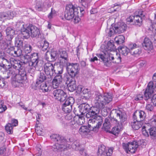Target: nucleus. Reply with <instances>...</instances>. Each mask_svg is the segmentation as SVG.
<instances>
[{"label":"nucleus","mask_w":156,"mask_h":156,"mask_svg":"<svg viewBox=\"0 0 156 156\" xmlns=\"http://www.w3.org/2000/svg\"><path fill=\"white\" fill-rule=\"evenodd\" d=\"M112 97L110 93H105L101 94L98 93L95 94L94 101V106L90 107L86 103H83L78 106L79 111L83 115L86 114L87 118H90L88 122V126L90 129L95 132L97 131L101 126L102 122V117L98 114L100 110L104 108L105 106L112 101Z\"/></svg>","instance_id":"nucleus-1"},{"label":"nucleus","mask_w":156,"mask_h":156,"mask_svg":"<svg viewBox=\"0 0 156 156\" xmlns=\"http://www.w3.org/2000/svg\"><path fill=\"white\" fill-rule=\"evenodd\" d=\"M51 140L56 143L52 147L54 151L56 152L62 151L70 148L69 144L67 143L66 139L62 136L57 134H52L50 136ZM71 147L73 149L82 152L84 150L79 143L77 141H74L72 144Z\"/></svg>","instance_id":"nucleus-2"},{"label":"nucleus","mask_w":156,"mask_h":156,"mask_svg":"<svg viewBox=\"0 0 156 156\" xmlns=\"http://www.w3.org/2000/svg\"><path fill=\"white\" fill-rule=\"evenodd\" d=\"M78 9L72 4L67 5L66 7L65 17L68 20L72 19L78 14Z\"/></svg>","instance_id":"nucleus-3"},{"label":"nucleus","mask_w":156,"mask_h":156,"mask_svg":"<svg viewBox=\"0 0 156 156\" xmlns=\"http://www.w3.org/2000/svg\"><path fill=\"white\" fill-rule=\"evenodd\" d=\"M38 55V53H34L31 55L30 58L29 55H26L23 57L24 59L23 63L26 64L28 62L29 66L32 67V69L35 68L39 61V59Z\"/></svg>","instance_id":"nucleus-4"},{"label":"nucleus","mask_w":156,"mask_h":156,"mask_svg":"<svg viewBox=\"0 0 156 156\" xmlns=\"http://www.w3.org/2000/svg\"><path fill=\"white\" fill-rule=\"evenodd\" d=\"M153 82L150 81L148 84L147 87L144 92V99L147 101L151 98L154 89L153 82L156 84V73L153 75Z\"/></svg>","instance_id":"nucleus-5"},{"label":"nucleus","mask_w":156,"mask_h":156,"mask_svg":"<svg viewBox=\"0 0 156 156\" xmlns=\"http://www.w3.org/2000/svg\"><path fill=\"white\" fill-rule=\"evenodd\" d=\"M66 64V69L68 74L72 77H75L80 70L79 63L67 62Z\"/></svg>","instance_id":"nucleus-6"},{"label":"nucleus","mask_w":156,"mask_h":156,"mask_svg":"<svg viewBox=\"0 0 156 156\" xmlns=\"http://www.w3.org/2000/svg\"><path fill=\"white\" fill-rule=\"evenodd\" d=\"M122 146L123 149L127 153L129 152L134 153L136 151L139 146L138 143L136 141L129 142L128 143H123Z\"/></svg>","instance_id":"nucleus-7"},{"label":"nucleus","mask_w":156,"mask_h":156,"mask_svg":"<svg viewBox=\"0 0 156 156\" xmlns=\"http://www.w3.org/2000/svg\"><path fill=\"white\" fill-rule=\"evenodd\" d=\"M6 36L5 37L6 41L4 42L3 47L4 49H5L8 45H11L12 40L15 35V31L11 27H8L6 30Z\"/></svg>","instance_id":"nucleus-8"},{"label":"nucleus","mask_w":156,"mask_h":156,"mask_svg":"<svg viewBox=\"0 0 156 156\" xmlns=\"http://www.w3.org/2000/svg\"><path fill=\"white\" fill-rule=\"evenodd\" d=\"M15 83L16 86H22L24 80L27 79L26 73L24 69H20L15 78Z\"/></svg>","instance_id":"nucleus-9"},{"label":"nucleus","mask_w":156,"mask_h":156,"mask_svg":"<svg viewBox=\"0 0 156 156\" xmlns=\"http://www.w3.org/2000/svg\"><path fill=\"white\" fill-rule=\"evenodd\" d=\"M74 98L73 97H69L63 103L62 106V110L66 113L70 112L72 110V106L74 103Z\"/></svg>","instance_id":"nucleus-10"},{"label":"nucleus","mask_w":156,"mask_h":156,"mask_svg":"<svg viewBox=\"0 0 156 156\" xmlns=\"http://www.w3.org/2000/svg\"><path fill=\"white\" fill-rule=\"evenodd\" d=\"M97 55L101 59L103 62L104 65L107 67H110L111 66V60H113L114 59V56L111 53H104L103 54H98Z\"/></svg>","instance_id":"nucleus-11"},{"label":"nucleus","mask_w":156,"mask_h":156,"mask_svg":"<svg viewBox=\"0 0 156 156\" xmlns=\"http://www.w3.org/2000/svg\"><path fill=\"white\" fill-rule=\"evenodd\" d=\"M44 67L45 74L48 76V78L51 80L52 77L56 74L54 66L51 62H47L44 64Z\"/></svg>","instance_id":"nucleus-12"},{"label":"nucleus","mask_w":156,"mask_h":156,"mask_svg":"<svg viewBox=\"0 0 156 156\" xmlns=\"http://www.w3.org/2000/svg\"><path fill=\"white\" fill-rule=\"evenodd\" d=\"M53 94L55 98L59 100L61 102L65 101L67 98V94L61 89H56L55 90L53 91Z\"/></svg>","instance_id":"nucleus-13"},{"label":"nucleus","mask_w":156,"mask_h":156,"mask_svg":"<svg viewBox=\"0 0 156 156\" xmlns=\"http://www.w3.org/2000/svg\"><path fill=\"white\" fill-rule=\"evenodd\" d=\"M118 122V120L115 118L109 116L105 119L102 129L107 132H108L109 129L111 127V123H112L116 124Z\"/></svg>","instance_id":"nucleus-14"},{"label":"nucleus","mask_w":156,"mask_h":156,"mask_svg":"<svg viewBox=\"0 0 156 156\" xmlns=\"http://www.w3.org/2000/svg\"><path fill=\"white\" fill-rule=\"evenodd\" d=\"M128 47L130 53L132 55L137 56L141 53V51L138 46L135 43H130L129 44Z\"/></svg>","instance_id":"nucleus-15"},{"label":"nucleus","mask_w":156,"mask_h":156,"mask_svg":"<svg viewBox=\"0 0 156 156\" xmlns=\"http://www.w3.org/2000/svg\"><path fill=\"white\" fill-rule=\"evenodd\" d=\"M115 113L118 121L116 124H119L120 123L122 124V123L124 122L126 119V114L125 112L122 110H117L115 111Z\"/></svg>","instance_id":"nucleus-16"},{"label":"nucleus","mask_w":156,"mask_h":156,"mask_svg":"<svg viewBox=\"0 0 156 156\" xmlns=\"http://www.w3.org/2000/svg\"><path fill=\"white\" fill-rule=\"evenodd\" d=\"M128 21L131 22H134L136 25L140 27L142 25V19L141 17L139 15H136L130 16L128 19Z\"/></svg>","instance_id":"nucleus-17"},{"label":"nucleus","mask_w":156,"mask_h":156,"mask_svg":"<svg viewBox=\"0 0 156 156\" xmlns=\"http://www.w3.org/2000/svg\"><path fill=\"white\" fill-rule=\"evenodd\" d=\"M22 62L19 60H17L13 58H11L10 59V63L9 64L10 66L12 68H14L18 70H20L21 69Z\"/></svg>","instance_id":"nucleus-18"},{"label":"nucleus","mask_w":156,"mask_h":156,"mask_svg":"<svg viewBox=\"0 0 156 156\" xmlns=\"http://www.w3.org/2000/svg\"><path fill=\"white\" fill-rule=\"evenodd\" d=\"M29 30H30V36L32 37H34L38 36L40 34L39 29L37 27L32 25H29Z\"/></svg>","instance_id":"nucleus-19"},{"label":"nucleus","mask_w":156,"mask_h":156,"mask_svg":"<svg viewBox=\"0 0 156 156\" xmlns=\"http://www.w3.org/2000/svg\"><path fill=\"white\" fill-rule=\"evenodd\" d=\"M15 14V12L10 11L0 13V20H2L4 19H11L13 18Z\"/></svg>","instance_id":"nucleus-20"},{"label":"nucleus","mask_w":156,"mask_h":156,"mask_svg":"<svg viewBox=\"0 0 156 156\" xmlns=\"http://www.w3.org/2000/svg\"><path fill=\"white\" fill-rule=\"evenodd\" d=\"M7 69L9 70V72L8 73V76L7 77V78L11 77L12 78L15 79L19 70L11 68L9 65L8 66Z\"/></svg>","instance_id":"nucleus-21"},{"label":"nucleus","mask_w":156,"mask_h":156,"mask_svg":"<svg viewBox=\"0 0 156 156\" xmlns=\"http://www.w3.org/2000/svg\"><path fill=\"white\" fill-rule=\"evenodd\" d=\"M142 45L144 48L146 50H150L153 48L152 42L149 38L146 37L144 38Z\"/></svg>","instance_id":"nucleus-22"},{"label":"nucleus","mask_w":156,"mask_h":156,"mask_svg":"<svg viewBox=\"0 0 156 156\" xmlns=\"http://www.w3.org/2000/svg\"><path fill=\"white\" fill-rule=\"evenodd\" d=\"M116 33L120 34L123 32L127 28L126 25L123 23H119L118 25H115Z\"/></svg>","instance_id":"nucleus-23"},{"label":"nucleus","mask_w":156,"mask_h":156,"mask_svg":"<svg viewBox=\"0 0 156 156\" xmlns=\"http://www.w3.org/2000/svg\"><path fill=\"white\" fill-rule=\"evenodd\" d=\"M62 81V76H56L52 81V87L53 88H57Z\"/></svg>","instance_id":"nucleus-24"},{"label":"nucleus","mask_w":156,"mask_h":156,"mask_svg":"<svg viewBox=\"0 0 156 156\" xmlns=\"http://www.w3.org/2000/svg\"><path fill=\"white\" fill-rule=\"evenodd\" d=\"M9 49L11 50V54L15 57H19L22 55L23 50L21 48H17L16 50H15L14 47H10Z\"/></svg>","instance_id":"nucleus-25"},{"label":"nucleus","mask_w":156,"mask_h":156,"mask_svg":"<svg viewBox=\"0 0 156 156\" xmlns=\"http://www.w3.org/2000/svg\"><path fill=\"white\" fill-rule=\"evenodd\" d=\"M29 26L26 28L23 27L21 29V34L22 37L25 39H28L30 35V30H29Z\"/></svg>","instance_id":"nucleus-26"},{"label":"nucleus","mask_w":156,"mask_h":156,"mask_svg":"<svg viewBox=\"0 0 156 156\" xmlns=\"http://www.w3.org/2000/svg\"><path fill=\"white\" fill-rule=\"evenodd\" d=\"M59 55L60 58L62 59L60 60V63H61V61H62L63 60L64 61L65 64L68 62V55L66 51H60ZM62 62L63 63V62Z\"/></svg>","instance_id":"nucleus-27"},{"label":"nucleus","mask_w":156,"mask_h":156,"mask_svg":"<svg viewBox=\"0 0 156 156\" xmlns=\"http://www.w3.org/2000/svg\"><path fill=\"white\" fill-rule=\"evenodd\" d=\"M143 122L140 121H133L131 122L132 128L134 130H137L139 129L142 126Z\"/></svg>","instance_id":"nucleus-28"},{"label":"nucleus","mask_w":156,"mask_h":156,"mask_svg":"<svg viewBox=\"0 0 156 156\" xmlns=\"http://www.w3.org/2000/svg\"><path fill=\"white\" fill-rule=\"evenodd\" d=\"M23 51L25 52V54L30 53L32 50V47L29 44L26 43H24V45L21 48Z\"/></svg>","instance_id":"nucleus-29"},{"label":"nucleus","mask_w":156,"mask_h":156,"mask_svg":"<svg viewBox=\"0 0 156 156\" xmlns=\"http://www.w3.org/2000/svg\"><path fill=\"white\" fill-rule=\"evenodd\" d=\"M118 50L120 52L125 56L127 55L129 53H130L129 50L128 48L125 46H119L118 48Z\"/></svg>","instance_id":"nucleus-30"},{"label":"nucleus","mask_w":156,"mask_h":156,"mask_svg":"<svg viewBox=\"0 0 156 156\" xmlns=\"http://www.w3.org/2000/svg\"><path fill=\"white\" fill-rule=\"evenodd\" d=\"M67 86L68 90L70 92H73L76 89V86L75 80H73L72 82H69Z\"/></svg>","instance_id":"nucleus-31"},{"label":"nucleus","mask_w":156,"mask_h":156,"mask_svg":"<svg viewBox=\"0 0 156 156\" xmlns=\"http://www.w3.org/2000/svg\"><path fill=\"white\" fill-rule=\"evenodd\" d=\"M9 64V61L4 57L0 58V66L4 68L5 66L7 69L8 66Z\"/></svg>","instance_id":"nucleus-32"},{"label":"nucleus","mask_w":156,"mask_h":156,"mask_svg":"<svg viewBox=\"0 0 156 156\" xmlns=\"http://www.w3.org/2000/svg\"><path fill=\"white\" fill-rule=\"evenodd\" d=\"M151 138L153 139H156V128L152 127L148 129Z\"/></svg>","instance_id":"nucleus-33"},{"label":"nucleus","mask_w":156,"mask_h":156,"mask_svg":"<svg viewBox=\"0 0 156 156\" xmlns=\"http://www.w3.org/2000/svg\"><path fill=\"white\" fill-rule=\"evenodd\" d=\"M114 40L117 44H121L124 42L125 37L123 35H119L115 37Z\"/></svg>","instance_id":"nucleus-34"},{"label":"nucleus","mask_w":156,"mask_h":156,"mask_svg":"<svg viewBox=\"0 0 156 156\" xmlns=\"http://www.w3.org/2000/svg\"><path fill=\"white\" fill-rule=\"evenodd\" d=\"M46 79L44 74L43 73H40L38 79H37L36 83L39 85L41 83H44L43 82Z\"/></svg>","instance_id":"nucleus-35"},{"label":"nucleus","mask_w":156,"mask_h":156,"mask_svg":"<svg viewBox=\"0 0 156 156\" xmlns=\"http://www.w3.org/2000/svg\"><path fill=\"white\" fill-rule=\"evenodd\" d=\"M113 150V147H110L108 149V152L106 151L102 152V153L98 154V155L99 156H111Z\"/></svg>","instance_id":"nucleus-36"},{"label":"nucleus","mask_w":156,"mask_h":156,"mask_svg":"<svg viewBox=\"0 0 156 156\" xmlns=\"http://www.w3.org/2000/svg\"><path fill=\"white\" fill-rule=\"evenodd\" d=\"M46 4L42 2H39L35 6L36 9L39 11H41L45 7Z\"/></svg>","instance_id":"nucleus-37"},{"label":"nucleus","mask_w":156,"mask_h":156,"mask_svg":"<svg viewBox=\"0 0 156 156\" xmlns=\"http://www.w3.org/2000/svg\"><path fill=\"white\" fill-rule=\"evenodd\" d=\"M120 132V129L118 126L114 127L112 129L111 131H109V132L117 136L118 135Z\"/></svg>","instance_id":"nucleus-38"},{"label":"nucleus","mask_w":156,"mask_h":156,"mask_svg":"<svg viewBox=\"0 0 156 156\" xmlns=\"http://www.w3.org/2000/svg\"><path fill=\"white\" fill-rule=\"evenodd\" d=\"M90 131L89 129L87 126H82L79 129V133L82 134H86Z\"/></svg>","instance_id":"nucleus-39"},{"label":"nucleus","mask_w":156,"mask_h":156,"mask_svg":"<svg viewBox=\"0 0 156 156\" xmlns=\"http://www.w3.org/2000/svg\"><path fill=\"white\" fill-rule=\"evenodd\" d=\"M25 43H23L22 40L19 38H16L15 43L16 45L18 48H22Z\"/></svg>","instance_id":"nucleus-40"},{"label":"nucleus","mask_w":156,"mask_h":156,"mask_svg":"<svg viewBox=\"0 0 156 156\" xmlns=\"http://www.w3.org/2000/svg\"><path fill=\"white\" fill-rule=\"evenodd\" d=\"M115 30L116 28L115 27L114 28L112 27H110V28H107L106 30V31L108 34V36L112 37L113 36L114 34L117 33L115 32Z\"/></svg>","instance_id":"nucleus-41"},{"label":"nucleus","mask_w":156,"mask_h":156,"mask_svg":"<svg viewBox=\"0 0 156 156\" xmlns=\"http://www.w3.org/2000/svg\"><path fill=\"white\" fill-rule=\"evenodd\" d=\"M138 112V113L136 114L137 116H139V117L138 118V120L142 122L146 116V113L144 111L142 110H140Z\"/></svg>","instance_id":"nucleus-42"},{"label":"nucleus","mask_w":156,"mask_h":156,"mask_svg":"<svg viewBox=\"0 0 156 156\" xmlns=\"http://www.w3.org/2000/svg\"><path fill=\"white\" fill-rule=\"evenodd\" d=\"M49 45V43L47 41H44L43 42H41L40 43V48H41L43 51H45L48 47Z\"/></svg>","instance_id":"nucleus-43"},{"label":"nucleus","mask_w":156,"mask_h":156,"mask_svg":"<svg viewBox=\"0 0 156 156\" xmlns=\"http://www.w3.org/2000/svg\"><path fill=\"white\" fill-rule=\"evenodd\" d=\"M49 87L46 84V83H43L40 86V88L43 92H48L50 90Z\"/></svg>","instance_id":"nucleus-44"},{"label":"nucleus","mask_w":156,"mask_h":156,"mask_svg":"<svg viewBox=\"0 0 156 156\" xmlns=\"http://www.w3.org/2000/svg\"><path fill=\"white\" fill-rule=\"evenodd\" d=\"M13 127L10 123H8L5 126V130L9 134L12 133Z\"/></svg>","instance_id":"nucleus-45"},{"label":"nucleus","mask_w":156,"mask_h":156,"mask_svg":"<svg viewBox=\"0 0 156 156\" xmlns=\"http://www.w3.org/2000/svg\"><path fill=\"white\" fill-rule=\"evenodd\" d=\"M51 61L52 62L55 60L58 56V54L56 51H53L50 53Z\"/></svg>","instance_id":"nucleus-46"},{"label":"nucleus","mask_w":156,"mask_h":156,"mask_svg":"<svg viewBox=\"0 0 156 156\" xmlns=\"http://www.w3.org/2000/svg\"><path fill=\"white\" fill-rule=\"evenodd\" d=\"M107 49L108 51H114L116 49L115 46L111 41L108 42L107 44Z\"/></svg>","instance_id":"nucleus-47"},{"label":"nucleus","mask_w":156,"mask_h":156,"mask_svg":"<svg viewBox=\"0 0 156 156\" xmlns=\"http://www.w3.org/2000/svg\"><path fill=\"white\" fill-rule=\"evenodd\" d=\"M115 61L113 62L119 64L120 63L122 62V58L120 54L118 53H116V55L114 57Z\"/></svg>","instance_id":"nucleus-48"},{"label":"nucleus","mask_w":156,"mask_h":156,"mask_svg":"<svg viewBox=\"0 0 156 156\" xmlns=\"http://www.w3.org/2000/svg\"><path fill=\"white\" fill-rule=\"evenodd\" d=\"M7 109V107L4 105L3 101L0 100V113L5 112Z\"/></svg>","instance_id":"nucleus-49"},{"label":"nucleus","mask_w":156,"mask_h":156,"mask_svg":"<svg viewBox=\"0 0 156 156\" xmlns=\"http://www.w3.org/2000/svg\"><path fill=\"white\" fill-rule=\"evenodd\" d=\"M75 77H72L70 75L65 76L64 80L66 81V84H68L69 82H72L73 80H75Z\"/></svg>","instance_id":"nucleus-50"},{"label":"nucleus","mask_w":156,"mask_h":156,"mask_svg":"<svg viewBox=\"0 0 156 156\" xmlns=\"http://www.w3.org/2000/svg\"><path fill=\"white\" fill-rule=\"evenodd\" d=\"M68 125L70 126L73 129H75L76 128V126H77V124L75 123V122L74 120H71L69 122L67 123Z\"/></svg>","instance_id":"nucleus-51"},{"label":"nucleus","mask_w":156,"mask_h":156,"mask_svg":"<svg viewBox=\"0 0 156 156\" xmlns=\"http://www.w3.org/2000/svg\"><path fill=\"white\" fill-rule=\"evenodd\" d=\"M83 115H82L78 117L77 122L80 125L83 124L85 122Z\"/></svg>","instance_id":"nucleus-52"},{"label":"nucleus","mask_w":156,"mask_h":156,"mask_svg":"<svg viewBox=\"0 0 156 156\" xmlns=\"http://www.w3.org/2000/svg\"><path fill=\"white\" fill-rule=\"evenodd\" d=\"M55 11L54 10H53L52 8H51V12L48 15V17L49 18V19H51L54 16H55Z\"/></svg>","instance_id":"nucleus-53"},{"label":"nucleus","mask_w":156,"mask_h":156,"mask_svg":"<svg viewBox=\"0 0 156 156\" xmlns=\"http://www.w3.org/2000/svg\"><path fill=\"white\" fill-rule=\"evenodd\" d=\"M98 154L102 153L103 152L106 151V147L104 145H101L98 147Z\"/></svg>","instance_id":"nucleus-54"},{"label":"nucleus","mask_w":156,"mask_h":156,"mask_svg":"<svg viewBox=\"0 0 156 156\" xmlns=\"http://www.w3.org/2000/svg\"><path fill=\"white\" fill-rule=\"evenodd\" d=\"M63 72V68L61 66H59L58 67V70L57 71V75L56 76H62L61 75L62 74Z\"/></svg>","instance_id":"nucleus-55"},{"label":"nucleus","mask_w":156,"mask_h":156,"mask_svg":"<svg viewBox=\"0 0 156 156\" xmlns=\"http://www.w3.org/2000/svg\"><path fill=\"white\" fill-rule=\"evenodd\" d=\"M143 98V94H139L136 95L135 96L134 100L136 101H139L142 100Z\"/></svg>","instance_id":"nucleus-56"},{"label":"nucleus","mask_w":156,"mask_h":156,"mask_svg":"<svg viewBox=\"0 0 156 156\" xmlns=\"http://www.w3.org/2000/svg\"><path fill=\"white\" fill-rule=\"evenodd\" d=\"M45 59L46 60L49 62H52L51 61L50 52L47 51L45 54Z\"/></svg>","instance_id":"nucleus-57"},{"label":"nucleus","mask_w":156,"mask_h":156,"mask_svg":"<svg viewBox=\"0 0 156 156\" xmlns=\"http://www.w3.org/2000/svg\"><path fill=\"white\" fill-rule=\"evenodd\" d=\"M145 127L144 126H143L142 128V132L143 135L146 137H148L149 136L148 132H147L145 129Z\"/></svg>","instance_id":"nucleus-58"},{"label":"nucleus","mask_w":156,"mask_h":156,"mask_svg":"<svg viewBox=\"0 0 156 156\" xmlns=\"http://www.w3.org/2000/svg\"><path fill=\"white\" fill-rule=\"evenodd\" d=\"M5 85L4 80L0 78V88H4Z\"/></svg>","instance_id":"nucleus-59"},{"label":"nucleus","mask_w":156,"mask_h":156,"mask_svg":"<svg viewBox=\"0 0 156 156\" xmlns=\"http://www.w3.org/2000/svg\"><path fill=\"white\" fill-rule=\"evenodd\" d=\"M39 128H40L38 127H36L35 128V130L37 134L38 135L41 136L43 132L41 130L39 129Z\"/></svg>","instance_id":"nucleus-60"},{"label":"nucleus","mask_w":156,"mask_h":156,"mask_svg":"<svg viewBox=\"0 0 156 156\" xmlns=\"http://www.w3.org/2000/svg\"><path fill=\"white\" fill-rule=\"evenodd\" d=\"M18 122L17 120L13 119L12 120L10 124H11L12 126L13 127L17 126L18 125Z\"/></svg>","instance_id":"nucleus-61"},{"label":"nucleus","mask_w":156,"mask_h":156,"mask_svg":"<svg viewBox=\"0 0 156 156\" xmlns=\"http://www.w3.org/2000/svg\"><path fill=\"white\" fill-rule=\"evenodd\" d=\"M74 18L73 22L75 23H78L80 21V19L79 17L78 14L76 15Z\"/></svg>","instance_id":"nucleus-62"},{"label":"nucleus","mask_w":156,"mask_h":156,"mask_svg":"<svg viewBox=\"0 0 156 156\" xmlns=\"http://www.w3.org/2000/svg\"><path fill=\"white\" fill-rule=\"evenodd\" d=\"M153 106L151 104H147L146 107V108L147 110L151 111L153 109Z\"/></svg>","instance_id":"nucleus-63"},{"label":"nucleus","mask_w":156,"mask_h":156,"mask_svg":"<svg viewBox=\"0 0 156 156\" xmlns=\"http://www.w3.org/2000/svg\"><path fill=\"white\" fill-rule=\"evenodd\" d=\"M151 100L153 104L156 106V94L153 96Z\"/></svg>","instance_id":"nucleus-64"}]
</instances>
